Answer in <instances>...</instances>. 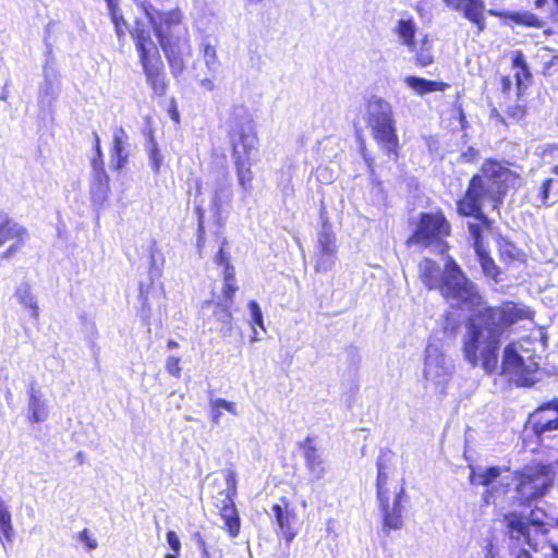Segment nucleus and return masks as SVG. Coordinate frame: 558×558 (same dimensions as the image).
Instances as JSON below:
<instances>
[{"instance_id": "15", "label": "nucleus", "mask_w": 558, "mask_h": 558, "mask_svg": "<svg viewBox=\"0 0 558 558\" xmlns=\"http://www.w3.org/2000/svg\"><path fill=\"white\" fill-rule=\"evenodd\" d=\"M140 62L146 77V83L151 88L154 95L163 96L168 86L160 54L141 59Z\"/></svg>"}, {"instance_id": "43", "label": "nucleus", "mask_w": 558, "mask_h": 558, "mask_svg": "<svg viewBox=\"0 0 558 558\" xmlns=\"http://www.w3.org/2000/svg\"><path fill=\"white\" fill-rule=\"evenodd\" d=\"M469 232L474 242L475 251L483 248L481 244L482 240V228L480 225L474 222L468 223Z\"/></svg>"}, {"instance_id": "2", "label": "nucleus", "mask_w": 558, "mask_h": 558, "mask_svg": "<svg viewBox=\"0 0 558 558\" xmlns=\"http://www.w3.org/2000/svg\"><path fill=\"white\" fill-rule=\"evenodd\" d=\"M517 180L518 177L499 162L490 160L484 162L481 173L472 177L463 198L457 202L458 213L487 223L488 219L483 207L490 205L497 208L508 187L514 185Z\"/></svg>"}, {"instance_id": "41", "label": "nucleus", "mask_w": 558, "mask_h": 558, "mask_svg": "<svg viewBox=\"0 0 558 558\" xmlns=\"http://www.w3.org/2000/svg\"><path fill=\"white\" fill-rule=\"evenodd\" d=\"M248 308L251 312L252 324L264 329L263 313L258 303L256 301H251L248 303Z\"/></svg>"}, {"instance_id": "62", "label": "nucleus", "mask_w": 558, "mask_h": 558, "mask_svg": "<svg viewBox=\"0 0 558 558\" xmlns=\"http://www.w3.org/2000/svg\"><path fill=\"white\" fill-rule=\"evenodd\" d=\"M196 538H197L196 543H197L198 549H201V551H203L204 548H207L205 541L203 539V537L199 534L196 535Z\"/></svg>"}, {"instance_id": "27", "label": "nucleus", "mask_w": 558, "mask_h": 558, "mask_svg": "<svg viewBox=\"0 0 558 558\" xmlns=\"http://www.w3.org/2000/svg\"><path fill=\"white\" fill-rule=\"evenodd\" d=\"M405 84L415 90L418 95H425L433 92H444L448 87V84L442 82L428 81L426 78L417 76H407L404 78Z\"/></svg>"}, {"instance_id": "50", "label": "nucleus", "mask_w": 558, "mask_h": 558, "mask_svg": "<svg viewBox=\"0 0 558 558\" xmlns=\"http://www.w3.org/2000/svg\"><path fill=\"white\" fill-rule=\"evenodd\" d=\"M558 156V144H547L542 149V157L545 161H548V158L554 159Z\"/></svg>"}, {"instance_id": "33", "label": "nucleus", "mask_w": 558, "mask_h": 558, "mask_svg": "<svg viewBox=\"0 0 558 558\" xmlns=\"http://www.w3.org/2000/svg\"><path fill=\"white\" fill-rule=\"evenodd\" d=\"M416 32L415 23L412 20H400L397 27V33L402 40V44L408 46L411 50L414 49V35Z\"/></svg>"}, {"instance_id": "5", "label": "nucleus", "mask_w": 558, "mask_h": 558, "mask_svg": "<svg viewBox=\"0 0 558 558\" xmlns=\"http://www.w3.org/2000/svg\"><path fill=\"white\" fill-rule=\"evenodd\" d=\"M505 533L512 545H518L520 549L515 558H532L527 548L537 551L548 532L547 525L535 510L529 514L518 511H511L502 517ZM551 558H558V544H549Z\"/></svg>"}, {"instance_id": "28", "label": "nucleus", "mask_w": 558, "mask_h": 558, "mask_svg": "<svg viewBox=\"0 0 558 558\" xmlns=\"http://www.w3.org/2000/svg\"><path fill=\"white\" fill-rule=\"evenodd\" d=\"M14 296L19 301L20 304H22L24 307L28 308L31 311V317L35 320H38L39 318V307L37 305V300L35 295L32 292V288L29 283L22 282L15 293Z\"/></svg>"}, {"instance_id": "42", "label": "nucleus", "mask_w": 558, "mask_h": 558, "mask_svg": "<svg viewBox=\"0 0 558 558\" xmlns=\"http://www.w3.org/2000/svg\"><path fill=\"white\" fill-rule=\"evenodd\" d=\"M149 284L146 286L144 283H140V301L142 303V313L144 314L145 317L149 316L150 314V306L148 304V290H149Z\"/></svg>"}, {"instance_id": "25", "label": "nucleus", "mask_w": 558, "mask_h": 558, "mask_svg": "<svg viewBox=\"0 0 558 558\" xmlns=\"http://www.w3.org/2000/svg\"><path fill=\"white\" fill-rule=\"evenodd\" d=\"M0 218H2L0 223V246L11 240L24 243L28 234L27 229L3 213H0Z\"/></svg>"}, {"instance_id": "4", "label": "nucleus", "mask_w": 558, "mask_h": 558, "mask_svg": "<svg viewBox=\"0 0 558 558\" xmlns=\"http://www.w3.org/2000/svg\"><path fill=\"white\" fill-rule=\"evenodd\" d=\"M393 452L380 449L377 458V499L383 514V531L400 530L403 526L402 506L404 498L403 484L393 483L391 476L395 469L391 465Z\"/></svg>"}, {"instance_id": "47", "label": "nucleus", "mask_w": 558, "mask_h": 558, "mask_svg": "<svg viewBox=\"0 0 558 558\" xmlns=\"http://www.w3.org/2000/svg\"><path fill=\"white\" fill-rule=\"evenodd\" d=\"M180 357L178 356H169L166 361V369L167 372L177 378L181 376V368L179 366Z\"/></svg>"}, {"instance_id": "1", "label": "nucleus", "mask_w": 558, "mask_h": 558, "mask_svg": "<svg viewBox=\"0 0 558 558\" xmlns=\"http://www.w3.org/2000/svg\"><path fill=\"white\" fill-rule=\"evenodd\" d=\"M521 317V311L513 303L485 308L469 318L462 350L464 359L473 367L481 361L485 373L500 369V374L517 386L531 387L542 377L539 357L532 350L510 343L504 349L501 365H498L501 336Z\"/></svg>"}, {"instance_id": "8", "label": "nucleus", "mask_w": 558, "mask_h": 558, "mask_svg": "<svg viewBox=\"0 0 558 558\" xmlns=\"http://www.w3.org/2000/svg\"><path fill=\"white\" fill-rule=\"evenodd\" d=\"M366 116L376 142L388 155H396L399 140L391 105L380 97L373 96L367 101Z\"/></svg>"}, {"instance_id": "55", "label": "nucleus", "mask_w": 558, "mask_h": 558, "mask_svg": "<svg viewBox=\"0 0 558 558\" xmlns=\"http://www.w3.org/2000/svg\"><path fill=\"white\" fill-rule=\"evenodd\" d=\"M508 114L514 120H521L524 117V109L520 105H515L508 109Z\"/></svg>"}, {"instance_id": "38", "label": "nucleus", "mask_w": 558, "mask_h": 558, "mask_svg": "<svg viewBox=\"0 0 558 558\" xmlns=\"http://www.w3.org/2000/svg\"><path fill=\"white\" fill-rule=\"evenodd\" d=\"M543 54H541L543 61V74L551 75V69L558 66V54L551 56V49L544 47Z\"/></svg>"}, {"instance_id": "51", "label": "nucleus", "mask_w": 558, "mask_h": 558, "mask_svg": "<svg viewBox=\"0 0 558 558\" xmlns=\"http://www.w3.org/2000/svg\"><path fill=\"white\" fill-rule=\"evenodd\" d=\"M167 542L170 546V548L175 553V554H179L180 551V548H181V543H180V539L177 535L175 532L173 531H169L167 533Z\"/></svg>"}, {"instance_id": "26", "label": "nucleus", "mask_w": 558, "mask_h": 558, "mask_svg": "<svg viewBox=\"0 0 558 558\" xmlns=\"http://www.w3.org/2000/svg\"><path fill=\"white\" fill-rule=\"evenodd\" d=\"M227 506H218L220 515L225 521L231 537H236L240 532V518L235 509L234 502L230 495H225Z\"/></svg>"}, {"instance_id": "13", "label": "nucleus", "mask_w": 558, "mask_h": 558, "mask_svg": "<svg viewBox=\"0 0 558 558\" xmlns=\"http://www.w3.org/2000/svg\"><path fill=\"white\" fill-rule=\"evenodd\" d=\"M95 149L97 157L92 161L94 178L90 185V196L94 203L102 204L108 198L110 187L109 177L104 168L100 140L97 134H95Z\"/></svg>"}, {"instance_id": "20", "label": "nucleus", "mask_w": 558, "mask_h": 558, "mask_svg": "<svg viewBox=\"0 0 558 558\" xmlns=\"http://www.w3.org/2000/svg\"><path fill=\"white\" fill-rule=\"evenodd\" d=\"M27 417L32 423L45 422L49 416L48 401L36 381H32L27 388Z\"/></svg>"}, {"instance_id": "53", "label": "nucleus", "mask_w": 558, "mask_h": 558, "mask_svg": "<svg viewBox=\"0 0 558 558\" xmlns=\"http://www.w3.org/2000/svg\"><path fill=\"white\" fill-rule=\"evenodd\" d=\"M236 290L238 287L235 286V281H225L222 293L226 296V299L231 300Z\"/></svg>"}, {"instance_id": "64", "label": "nucleus", "mask_w": 558, "mask_h": 558, "mask_svg": "<svg viewBox=\"0 0 558 558\" xmlns=\"http://www.w3.org/2000/svg\"><path fill=\"white\" fill-rule=\"evenodd\" d=\"M553 19L555 20V22H558V7H555L553 12Z\"/></svg>"}, {"instance_id": "44", "label": "nucleus", "mask_w": 558, "mask_h": 558, "mask_svg": "<svg viewBox=\"0 0 558 558\" xmlns=\"http://www.w3.org/2000/svg\"><path fill=\"white\" fill-rule=\"evenodd\" d=\"M157 245H156V242L153 241L149 246H148V253H149V263H150V269H149V275H150V278L153 279L155 276H159L160 275V270L159 268L156 267V253H157Z\"/></svg>"}, {"instance_id": "46", "label": "nucleus", "mask_w": 558, "mask_h": 558, "mask_svg": "<svg viewBox=\"0 0 558 558\" xmlns=\"http://www.w3.org/2000/svg\"><path fill=\"white\" fill-rule=\"evenodd\" d=\"M81 319L83 324V331L90 340H94L98 335L95 322L86 316H82Z\"/></svg>"}, {"instance_id": "14", "label": "nucleus", "mask_w": 558, "mask_h": 558, "mask_svg": "<svg viewBox=\"0 0 558 558\" xmlns=\"http://www.w3.org/2000/svg\"><path fill=\"white\" fill-rule=\"evenodd\" d=\"M233 197L232 186L227 175H221L211 185L210 210L218 223H221L222 214L228 210Z\"/></svg>"}, {"instance_id": "11", "label": "nucleus", "mask_w": 558, "mask_h": 558, "mask_svg": "<svg viewBox=\"0 0 558 558\" xmlns=\"http://www.w3.org/2000/svg\"><path fill=\"white\" fill-rule=\"evenodd\" d=\"M449 231V223L442 215L422 214L411 241L427 246L448 235Z\"/></svg>"}, {"instance_id": "59", "label": "nucleus", "mask_w": 558, "mask_h": 558, "mask_svg": "<svg viewBox=\"0 0 558 558\" xmlns=\"http://www.w3.org/2000/svg\"><path fill=\"white\" fill-rule=\"evenodd\" d=\"M477 156V150L470 147L468 151L462 154V158L466 161H472Z\"/></svg>"}, {"instance_id": "57", "label": "nucleus", "mask_w": 558, "mask_h": 558, "mask_svg": "<svg viewBox=\"0 0 558 558\" xmlns=\"http://www.w3.org/2000/svg\"><path fill=\"white\" fill-rule=\"evenodd\" d=\"M223 278H225V281H228V282L235 281L234 267L231 266L229 263H227V265H225Z\"/></svg>"}, {"instance_id": "32", "label": "nucleus", "mask_w": 558, "mask_h": 558, "mask_svg": "<svg viewBox=\"0 0 558 558\" xmlns=\"http://www.w3.org/2000/svg\"><path fill=\"white\" fill-rule=\"evenodd\" d=\"M106 3L109 10L111 21L114 24L117 36L119 39H121L124 36V28L126 27V22L120 9L119 0H107Z\"/></svg>"}, {"instance_id": "24", "label": "nucleus", "mask_w": 558, "mask_h": 558, "mask_svg": "<svg viewBox=\"0 0 558 558\" xmlns=\"http://www.w3.org/2000/svg\"><path fill=\"white\" fill-rule=\"evenodd\" d=\"M420 279L429 290H440L442 278L445 277V267L441 268L436 262L424 258L418 265Z\"/></svg>"}, {"instance_id": "58", "label": "nucleus", "mask_w": 558, "mask_h": 558, "mask_svg": "<svg viewBox=\"0 0 558 558\" xmlns=\"http://www.w3.org/2000/svg\"><path fill=\"white\" fill-rule=\"evenodd\" d=\"M215 262L218 264V265H227L228 262V256L223 250V247L221 246L218 251V253L216 254L215 256Z\"/></svg>"}, {"instance_id": "35", "label": "nucleus", "mask_w": 558, "mask_h": 558, "mask_svg": "<svg viewBox=\"0 0 558 558\" xmlns=\"http://www.w3.org/2000/svg\"><path fill=\"white\" fill-rule=\"evenodd\" d=\"M203 58L207 68L208 74L216 76L219 69V60L217 57L216 48L208 43L203 45Z\"/></svg>"}, {"instance_id": "3", "label": "nucleus", "mask_w": 558, "mask_h": 558, "mask_svg": "<svg viewBox=\"0 0 558 558\" xmlns=\"http://www.w3.org/2000/svg\"><path fill=\"white\" fill-rule=\"evenodd\" d=\"M142 7L168 60L172 76L179 77L185 70L184 57L190 54L189 34L182 25V13L178 9L161 13L151 3H142Z\"/></svg>"}, {"instance_id": "40", "label": "nucleus", "mask_w": 558, "mask_h": 558, "mask_svg": "<svg viewBox=\"0 0 558 558\" xmlns=\"http://www.w3.org/2000/svg\"><path fill=\"white\" fill-rule=\"evenodd\" d=\"M214 315H215V317L217 318L218 322H220L221 324L230 327L232 315H231V312L229 310V305L217 304L216 305V310L214 312Z\"/></svg>"}, {"instance_id": "61", "label": "nucleus", "mask_w": 558, "mask_h": 558, "mask_svg": "<svg viewBox=\"0 0 558 558\" xmlns=\"http://www.w3.org/2000/svg\"><path fill=\"white\" fill-rule=\"evenodd\" d=\"M57 27H58V24L56 22L48 23V25L46 27V37H45L46 40L50 36L51 32H53Z\"/></svg>"}, {"instance_id": "34", "label": "nucleus", "mask_w": 558, "mask_h": 558, "mask_svg": "<svg viewBox=\"0 0 558 558\" xmlns=\"http://www.w3.org/2000/svg\"><path fill=\"white\" fill-rule=\"evenodd\" d=\"M499 476L500 469L498 466H490L481 472L472 471L470 475V482L472 484L488 486Z\"/></svg>"}, {"instance_id": "16", "label": "nucleus", "mask_w": 558, "mask_h": 558, "mask_svg": "<svg viewBox=\"0 0 558 558\" xmlns=\"http://www.w3.org/2000/svg\"><path fill=\"white\" fill-rule=\"evenodd\" d=\"M60 93L59 73L50 60L44 65V81L39 87L38 105L41 109L50 108Z\"/></svg>"}, {"instance_id": "9", "label": "nucleus", "mask_w": 558, "mask_h": 558, "mask_svg": "<svg viewBox=\"0 0 558 558\" xmlns=\"http://www.w3.org/2000/svg\"><path fill=\"white\" fill-rule=\"evenodd\" d=\"M454 372L452 360L447 356L441 348L435 343H428L425 349L423 376L425 381L435 390L445 392L448 383Z\"/></svg>"}, {"instance_id": "48", "label": "nucleus", "mask_w": 558, "mask_h": 558, "mask_svg": "<svg viewBox=\"0 0 558 558\" xmlns=\"http://www.w3.org/2000/svg\"><path fill=\"white\" fill-rule=\"evenodd\" d=\"M196 215H197V220H198V233H199L197 243H198V245H203L204 233H205V230H204L205 210L202 206L196 207Z\"/></svg>"}, {"instance_id": "31", "label": "nucleus", "mask_w": 558, "mask_h": 558, "mask_svg": "<svg viewBox=\"0 0 558 558\" xmlns=\"http://www.w3.org/2000/svg\"><path fill=\"white\" fill-rule=\"evenodd\" d=\"M13 536L14 530L11 513L5 502L0 498V541L3 537L7 543H12Z\"/></svg>"}, {"instance_id": "12", "label": "nucleus", "mask_w": 558, "mask_h": 558, "mask_svg": "<svg viewBox=\"0 0 558 558\" xmlns=\"http://www.w3.org/2000/svg\"><path fill=\"white\" fill-rule=\"evenodd\" d=\"M315 271L327 272L331 270L337 260L336 236L331 231V227L324 225L318 233L315 246Z\"/></svg>"}, {"instance_id": "39", "label": "nucleus", "mask_w": 558, "mask_h": 558, "mask_svg": "<svg viewBox=\"0 0 558 558\" xmlns=\"http://www.w3.org/2000/svg\"><path fill=\"white\" fill-rule=\"evenodd\" d=\"M416 62L421 66H427L433 62L430 45L425 40L420 51L416 52Z\"/></svg>"}, {"instance_id": "21", "label": "nucleus", "mask_w": 558, "mask_h": 558, "mask_svg": "<svg viewBox=\"0 0 558 558\" xmlns=\"http://www.w3.org/2000/svg\"><path fill=\"white\" fill-rule=\"evenodd\" d=\"M305 459L306 469L314 481L322 480L327 474V462L323 457V452L307 437L301 445Z\"/></svg>"}, {"instance_id": "49", "label": "nucleus", "mask_w": 558, "mask_h": 558, "mask_svg": "<svg viewBox=\"0 0 558 558\" xmlns=\"http://www.w3.org/2000/svg\"><path fill=\"white\" fill-rule=\"evenodd\" d=\"M215 76L210 75V77H201L198 74L195 75V80L198 82L199 86L207 92H213L216 88L214 83Z\"/></svg>"}, {"instance_id": "18", "label": "nucleus", "mask_w": 558, "mask_h": 558, "mask_svg": "<svg viewBox=\"0 0 558 558\" xmlns=\"http://www.w3.org/2000/svg\"><path fill=\"white\" fill-rule=\"evenodd\" d=\"M529 425L534 435L543 439L549 437L550 433L558 430V415L545 403L530 416Z\"/></svg>"}, {"instance_id": "45", "label": "nucleus", "mask_w": 558, "mask_h": 558, "mask_svg": "<svg viewBox=\"0 0 558 558\" xmlns=\"http://www.w3.org/2000/svg\"><path fill=\"white\" fill-rule=\"evenodd\" d=\"M210 407L219 409V410L223 409V410H226V411H228V412H230L231 414H234V415L238 414L235 403L227 401V400L221 399V398H217V399L211 400L210 401Z\"/></svg>"}, {"instance_id": "17", "label": "nucleus", "mask_w": 558, "mask_h": 558, "mask_svg": "<svg viewBox=\"0 0 558 558\" xmlns=\"http://www.w3.org/2000/svg\"><path fill=\"white\" fill-rule=\"evenodd\" d=\"M272 515L276 520L279 534L290 543L296 535L293 530V524L296 520L295 511L290 507L287 498H280L279 502L275 504L271 508Z\"/></svg>"}, {"instance_id": "29", "label": "nucleus", "mask_w": 558, "mask_h": 558, "mask_svg": "<svg viewBox=\"0 0 558 558\" xmlns=\"http://www.w3.org/2000/svg\"><path fill=\"white\" fill-rule=\"evenodd\" d=\"M489 14L495 15V16H502L518 25H523V26H529V27L541 28V27H543V24H544L535 14H533L529 11L499 13V12L490 10Z\"/></svg>"}, {"instance_id": "7", "label": "nucleus", "mask_w": 558, "mask_h": 558, "mask_svg": "<svg viewBox=\"0 0 558 558\" xmlns=\"http://www.w3.org/2000/svg\"><path fill=\"white\" fill-rule=\"evenodd\" d=\"M439 292L452 307L471 311L482 304L475 284L451 257L445 264V277Z\"/></svg>"}, {"instance_id": "63", "label": "nucleus", "mask_w": 558, "mask_h": 558, "mask_svg": "<svg viewBox=\"0 0 558 558\" xmlns=\"http://www.w3.org/2000/svg\"><path fill=\"white\" fill-rule=\"evenodd\" d=\"M547 407H550L555 414L558 415V399L547 402Z\"/></svg>"}, {"instance_id": "10", "label": "nucleus", "mask_w": 558, "mask_h": 558, "mask_svg": "<svg viewBox=\"0 0 558 558\" xmlns=\"http://www.w3.org/2000/svg\"><path fill=\"white\" fill-rule=\"evenodd\" d=\"M550 484L551 480L547 473V466L527 468L519 476L517 490L522 498L531 501L543 497Z\"/></svg>"}, {"instance_id": "56", "label": "nucleus", "mask_w": 558, "mask_h": 558, "mask_svg": "<svg viewBox=\"0 0 558 558\" xmlns=\"http://www.w3.org/2000/svg\"><path fill=\"white\" fill-rule=\"evenodd\" d=\"M24 243L14 242L12 245L9 246V248L2 254L3 258H10L13 256L17 251L22 248Z\"/></svg>"}, {"instance_id": "54", "label": "nucleus", "mask_w": 558, "mask_h": 558, "mask_svg": "<svg viewBox=\"0 0 558 558\" xmlns=\"http://www.w3.org/2000/svg\"><path fill=\"white\" fill-rule=\"evenodd\" d=\"M78 539L83 543H85L90 549H94L97 547V542L95 539H92L89 537V533L88 531L85 529L83 530L80 535H78Z\"/></svg>"}, {"instance_id": "23", "label": "nucleus", "mask_w": 558, "mask_h": 558, "mask_svg": "<svg viewBox=\"0 0 558 558\" xmlns=\"http://www.w3.org/2000/svg\"><path fill=\"white\" fill-rule=\"evenodd\" d=\"M447 5L462 11L464 16L477 25L478 32H482L485 27V21L483 16L484 4L482 0H445Z\"/></svg>"}, {"instance_id": "60", "label": "nucleus", "mask_w": 558, "mask_h": 558, "mask_svg": "<svg viewBox=\"0 0 558 558\" xmlns=\"http://www.w3.org/2000/svg\"><path fill=\"white\" fill-rule=\"evenodd\" d=\"M221 412L219 409L211 408V420L215 424H218L220 421Z\"/></svg>"}, {"instance_id": "19", "label": "nucleus", "mask_w": 558, "mask_h": 558, "mask_svg": "<svg viewBox=\"0 0 558 558\" xmlns=\"http://www.w3.org/2000/svg\"><path fill=\"white\" fill-rule=\"evenodd\" d=\"M130 136L122 126H116L112 131V144L110 148V161L116 170L123 169L131 154Z\"/></svg>"}, {"instance_id": "22", "label": "nucleus", "mask_w": 558, "mask_h": 558, "mask_svg": "<svg viewBox=\"0 0 558 558\" xmlns=\"http://www.w3.org/2000/svg\"><path fill=\"white\" fill-rule=\"evenodd\" d=\"M135 40V47L140 56V60L148 57L160 54L157 45L150 36L149 29L141 21L135 22L134 28L130 32Z\"/></svg>"}, {"instance_id": "37", "label": "nucleus", "mask_w": 558, "mask_h": 558, "mask_svg": "<svg viewBox=\"0 0 558 558\" xmlns=\"http://www.w3.org/2000/svg\"><path fill=\"white\" fill-rule=\"evenodd\" d=\"M147 153L149 158L150 168L155 173H158L160 170V167L163 162V157L159 150L157 142L154 140L153 136H150L148 145H147Z\"/></svg>"}, {"instance_id": "52", "label": "nucleus", "mask_w": 558, "mask_h": 558, "mask_svg": "<svg viewBox=\"0 0 558 558\" xmlns=\"http://www.w3.org/2000/svg\"><path fill=\"white\" fill-rule=\"evenodd\" d=\"M512 64L514 68L521 69L524 74H529L527 64H526L524 56L521 51H517V53L512 60Z\"/></svg>"}, {"instance_id": "6", "label": "nucleus", "mask_w": 558, "mask_h": 558, "mask_svg": "<svg viewBox=\"0 0 558 558\" xmlns=\"http://www.w3.org/2000/svg\"><path fill=\"white\" fill-rule=\"evenodd\" d=\"M229 137L239 185L244 192H250L254 178L251 154L257 149L258 143L253 120L248 117H235L230 123Z\"/></svg>"}, {"instance_id": "36", "label": "nucleus", "mask_w": 558, "mask_h": 558, "mask_svg": "<svg viewBox=\"0 0 558 558\" xmlns=\"http://www.w3.org/2000/svg\"><path fill=\"white\" fill-rule=\"evenodd\" d=\"M476 254L484 275L497 281L499 269L492 257L483 248L477 250Z\"/></svg>"}, {"instance_id": "30", "label": "nucleus", "mask_w": 558, "mask_h": 558, "mask_svg": "<svg viewBox=\"0 0 558 558\" xmlns=\"http://www.w3.org/2000/svg\"><path fill=\"white\" fill-rule=\"evenodd\" d=\"M553 182L554 180L553 179H546L537 189L535 190H531L529 192V199H530V203L537 207V208H541L543 206H548V198H549V193H550V190H551V186H553Z\"/></svg>"}]
</instances>
